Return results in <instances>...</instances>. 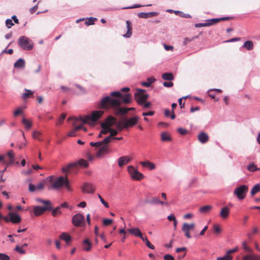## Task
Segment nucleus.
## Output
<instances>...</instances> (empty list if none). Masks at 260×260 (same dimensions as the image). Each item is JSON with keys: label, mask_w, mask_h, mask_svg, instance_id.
Returning a JSON list of instances; mask_svg holds the SVG:
<instances>
[{"label": "nucleus", "mask_w": 260, "mask_h": 260, "mask_svg": "<svg viewBox=\"0 0 260 260\" xmlns=\"http://www.w3.org/2000/svg\"><path fill=\"white\" fill-rule=\"evenodd\" d=\"M113 124L114 117H108L101 123L102 130L98 136V138H103V140L97 142L90 143L91 146L98 148L95 155L96 157L101 158L110 152V143L114 139V129L111 127Z\"/></svg>", "instance_id": "1"}, {"label": "nucleus", "mask_w": 260, "mask_h": 260, "mask_svg": "<svg viewBox=\"0 0 260 260\" xmlns=\"http://www.w3.org/2000/svg\"><path fill=\"white\" fill-rule=\"evenodd\" d=\"M130 90L128 87H123L120 91H115V115H124L127 113V108L120 107L122 104L127 105L131 103L132 99V95L127 92Z\"/></svg>", "instance_id": "2"}, {"label": "nucleus", "mask_w": 260, "mask_h": 260, "mask_svg": "<svg viewBox=\"0 0 260 260\" xmlns=\"http://www.w3.org/2000/svg\"><path fill=\"white\" fill-rule=\"evenodd\" d=\"M46 181L50 182V186L48 187V189H59L62 187H65L67 190L71 191L72 190L71 187L70 185L68 177L60 176L56 178L53 176H50L46 179Z\"/></svg>", "instance_id": "3"}, {"label": "nucleus", "mask_w": 260, "mask_h": 260, "mask_svg": "<svg viewBox=\"0 0 260 260\" xmlns=\"http://www.w3.org/2000/svg\"><path fill=\"white\" fill-rule=\"evenodd\" d=\"M139 120V117L137 116L129 118H125L123 121L116 123V119L115 118V127L119 131H122L124 128H128L136 125Z\"/></svg>", "instance_id": "4"}, {"label": "nucleus", "mask_w": 260, "mask_h": 260, "mask_svg": "<svg viewBox=\"0 0 260 260\" xmlns=\"http://www.w3.org/2000/svg\"><path fill=\"white\" fill-rule=\"evenodd\" d=\"M104 114V111L101 110L93 111L91 112V115H87L83 118L80 116L79 117L80 121L83 123L91 124V122L97 121Z\"/></svg>", "instance_id": "5"}, {"label": "nucleus", "mask_w": 260, "mask_h": 260, "mask_svg": "<svg viewBox=\"0 0 260 260\" xmlns=\"http://www.w3.org/2000/svg\"><path fill=\"white\" fill-rule=\"evenodd\" d=\"M110 96H106L100 102L98 107L102 109H106L114 106V91L111 92Z\"/></svg>", "instance_id": "6"}, {"label": "nucleus", "mask_w": 260, "mask_h": 260, "mask_svg": "<svg viewBox=\"0 0 260 260\" xmlns=\"http://www.w3.org/2000/svg\"><path fill=\"white\" fill-rule=\"evenodd\" d=\"M18 43L24 50H30L33 48L32 41L25 36L20 37L18 40Z\"/></svg>", "instance_id": "7"}, {"label": "nucleus", "mask_w": 260, "mask_h": 260, "mask_svg": "<svg viewBox=\"0 0 260 260\" xmlns=\"http://www.w3.org/2000/svg\"><path fill=\"white\" fill-rule=\"evenodd\" d=\"M248 191V187L246 185H242L235 188L234 194L240 200H242L246 197Z\"/></svg>", "instance_id": "8"}, {"label": "nucleus", "mask_w": 260, "mask_h": 260, "mask_svg": "<svg viewBox=\"0 0 260 260\" xmlns=\"http://www.w3.org/2000/svg\"><path fill=\"white\" fill-rule=\"evenodd\" d=\"M127 172L133 180L140 181L144 178V175L136 170L133 166H128Z\"/></svg>", "instance_id": "9"}, {"label": "nucleus", "mask_w": 260, "mask_h": 260, "mask_svg": "<svg viewBox=\"0 0 260 260\" xmlns=\"http://www.w3.org/2000/svg\"><path fill=\"white\" fill-rule=\"evenodd\" d=\"M72 223L76 226H82L85 224V218L83 215L78 213L72 217Z\"/></svg>", "instance_id": "10"}, {"label": "nucleus", "mask_w": 260, "mask_h": 260, "mask_svg": "<svg viewBox=\"0 0 260 260\" xmlns=\"http://www.w3.org/2000/svg\"><path fill=\"white\" fill-rule=\"evenodd\" d=\"M143 91V90H139L135 93V100L139 105H142L148 99V95L144 94Z\"/></svg>", "instance_id": "11"}, {"label": "nucleus", "mask_w": 260, "mask_h": 260, "mask_svg": "<svg viewBox=\"0 0 260 260\" xmlns=\"http://www.w3.org/2000/svg\"><path fill=\"white\" fill-rule=\"evenodd\" d=\"M71 119H74V121L73 123V125L74 127L72 131L69 132V133L68 134V136L74 137L76 136V132L82 128V124H81L78 125H76L78 121H80L79 118H75L73 117H70L69 118L68 120H70Z\"/></svg>", "instance_id": "12"}, {"label": "nucleus", "mask_w": 260, "mask_h": 260, "mask_svg": "<svg viewBox=\"0 0 260 260\" xmlns=\"http://www.w3.org/2000/svg\"><path fill=\"white\" fill-rule=\"evenodd\" d=\"M194 226L195 224L194 223H191L190 224L187 223H183L182 230L184 233L185 236L187 238L190 239L191 238L189 231L193 230Z\"/></svg>", "instance_id": "13"}, {"label": "nucleus", "mask_w": 260, "mask_h": 260, "mask_svg": "<svg viewBox=\"0 0 260 260\" xmlns=\"http://www.w3.org/2000/svg\"><path fill=\"white\" fill-rule=\"evenodd\" d=\"M15 154L12 150L8 152L6 156H4V159L2 161L7 165H12L14 163Z\"/></svg>", "instance_id": "14"}, {"label": "nucleus", "mask_w": 260, "mask_h": 260, "mask_svg": "<svg viewBox=\"0 0 260 260\" xmlns=\"http://www.w3.org/2000/svg\"><path fill=\"white\" fill-rule=\"evenodd\" d=\"M52 209V206H35L33 208L34 214L36 216H40L46 211Z\"/></svg>", "instance_id": "15"}, {"label": "nucleus", "mask_w": 260, "mask_h": 260, "mask_svg": "<svg viewBox=\"0 0 260 260\" xmlns=\"http://www.w3.org/2000/svg\"><path fill=\"white\" fill-rule=\"evenodd\" d=\"M81 189L83 193H93L95 191V187L93 184L86 182L84 183Z\"/></svg>", "instance_id": "16"}, {"label": "nucleus", "mask_w": 260, "mask_h": 260, "mask_svg": "<svg viewBox=\"0 0 260 260\" xmlns=\"http://www.w3.org/2000/svg\"><path fill=\"white\" fill-rule=\"evenodd\" d=\"M8 215L9 216V222L11 221L13 223H18L21 220L20 216L16 213L10 212Z\"/></svg>", "instance_id": "17"}, {"label": "nucleus", "mask_w": 260, "mask_h": 260, "mask_svg": "<svg viewBox=\"0 0 260 260\" xmlns=\"http://www.w3.org/2000/svg\"><path fill=\"white\" fill-rule=\"evenodd\" d=\"M131 158L128 156H123L118 159V165L119 167L122 168L131 161Z\"/></svg>", "instance_id": "18"}, {"label": "nucleus", "mask_w": 260, "mask_h": 260, "mask_svg": "<svg viewBox=\"0 0 260 260\" xmlns=\"http://www.w3.org/2000/svg\"><path fill=\"white\" fill-rule=\"evenodd\" d=\"M198 140L201 143H206L209 141V138L208 135L205 132H201L198 137Z\"/></svg>", "instance_id": "19"}, {"label": "nucleus", "mask_w": 260, "mask_h": 260, "mask_svg": "<svg viewBox=\"0 0 260 260\" xmlns=\"http://www.w3.org/2000/svg\"><path fill=\"white\" fill-rule=\"evenodd\" d=\"M230 214V209L226 207H223L221 208L219 215L222 219H226Z\"/></svg>", "instance_id": "20"}, {"label": "nucleus", "mask_w": 260, "mask_h": 260, "mask_svg": "<svg viewBox=\"0 0 260 260\" xmlns=\"http://www.w3.org/2000/svg\"><path fill=\"white\" fill-rule=\"evenodd\" d=\"M140 164L143 167L148 168L150 170H153L155 169V165L153 162H151L148 160L145 161H140Z\"/></svg>", "instance_id": "21"}, {"label": "nucleus", "mask_w": 260, "mask_h": 260, "mask_svg": "<svg viewBox=\"0 0 260 260\" xmlns=\"http://www.w3.org/2000/svg\"><path fill=\"white\" fill-rule=\"evenodd\" d=\"M127 231L129 233L135 235L136 237H139L141 239L143 237L140 230L138 228H132L128 229Z\"/></svg>", "instance_id": "22"}, {"label": "nucleus", "mask_w": 260, "mask_h": 260, "mask_svg": "<svg viewBox=\"0 0 260 260\" xmlns=\"http://www.w3.org/2000/svg\"><path fill=\"white\" fill-rule=\"evenodd\" d=\"M242 260H260V256L251 253L244 256Z\"/></svg>", "instance_id": "23"}, {"label": "nucleus", "mask_w": 260, "mask_h": 260, "mask_svg": "<svg viewBox=\"0 0 260 260\" xmlns=\"http://www.w3.org/2000/svg\"><path fill=\"white\" fill-rule=\"evenodd\" d=\"M126 27H127V32L123 35L124 37L126 38H130L132 35V25L131 22L127 20L126 22Z\"/></svg>", "instance_id": "24"}, {"label": "nucleus", "mask_w": 260, "mask_h": 260, "mask_svg": "<svg viewBox=\"0 0 260 260\" xmlns=\"http://www.w3.org/2000/svg\"><path fill=\"white\" fill-rule=\"evenodd\" d=\"M77 167V162H73V163L69 164L68 165H67V166L63 167L62 168V171L63 173H67L71 169H72L73 168Z\"/></svg>", "instance_id": "25"}, {"label": "nucleus", "mask_w": 260, "mask_h": 260, "mask_svg": "<svg viewBox=\"0 0 260 260\" xmlns=\"http://www.w3.org/2000/svg\"><path fill=\"white\" fill-rule=\"evenodd\" d=\"M61 240L66 241L67 244H69L71 241V237L67 233H62L59 236Z\"/></svg>", "instance_id": "26"}, {"label": "nucleus", "mask_w": 260, "mask_h": 260, "mask_svg": "<svg viewBox=\"0 0 260 260\" xmlns=\"http://www.w3.org/2000/svg\"><path fill=\"white\" fill-rule=\"evenodd\" d=\"M15 68H23L25 67V61L23 59L19 58L14 64Z\"/></svg>", "instance_id": "27"}, {"label": "nucleus", "mask_w": 260, "mask_h": 260, "mask_svg": "<svg viewBox=\"0 0 260 260\" xmlns=\"http://www.w3.org/2000/svg\"><path fill=\"white\" fill-rule=\"evenodd\" d=\"M161 140L163 142H170L172 141L170 135L166 132H162L161 134Z\"/></svg>", "instance_id": "28"}, {"label": "nucleus", "mask_w": 260, "mask_h": 260, "mask_svg": "<svg viewBox=\"0 0 260 260\" xmlns=\"http://www.w3.org/2000/svg\"><path fill=\"white\" fill-rule=\"evenodd\" d=\"M212 208V206L211 205H206L201 207L199 211L203 214H207L211 210Z\"/></svg>", "instance_id": "29"}, {"label": "nucleus", "mask_w": 260, "mask_h": 260, "mask_svg": "<svg viewBox=\"0 0 260 260\" xmlns=\"http://www.w3.org/2000/svg\"><path fill=\"white\" fill-rule=\"evenodd\" d=\"M259 231L258 228L257 226H254L252 228V230L247 233V236L248 238L249 239L251 240L253 236L257 234Z\"/></svg>", "instance_id": "30"}, {"label": "nucleus", "mask_w": 260, "mask_h": 260, "mask_svg": "<svg viewBox=\"0 0 260 260\" xmlns=\"http://www.w3.org/2000/svg\"><path fill=\"white\" fill-rule=\"evenodd\" d=\"M83 247L84 250L88 251L91 247V244L88 239H85L83 242Z\"/></svg>", "instance_id": "31"}, {"label": "nucleus", "mask_w": 260, "mask_h": 260, "mask_svg": "<svg viewBox=\"0 0 260 260\" xmlns=\"http://www.w3.org/2000/svg\"><path fill=\"white\" fill-rule=\"evenodd\" d=\"M162 78L164 80L171 81L174 79V76L171 73H165L162 75Z\"/></svg>", "instance_id": "32"}, {"label": "nucleus", "mask_w": 260, "mask_h": 260, "mask_svg": "<svg viewBox=\"0 0 260 260\" xmlns=\"http://www.w3.org/2000/svg\"><path fill=\"white\" fill-rule=\"evenodd\" d=\"M22 122L26 129H29L31 128L32 126V122L30 120L23 118L22 120Z\"/></svg>", "instance_id": "33"}, {"label": "nucleus", "mask_w": 260, "mask_h": 260, "mask_svg": "<svg viewBox=\"0 0 260 260\" xmlns=\"http://www.w3.org/2000/svg\"><path fill=\"white\" fill-rule=\"evenodd\" d=\"M243 46L248 50H251L253 48V43L251 41H247L244 43Z\"/></svg>", "instance_id": "34"}, {"label": "nucleus", "mask_w": 260, "mask_h": 260, "mask_svg": "<svg viewBox=\"0 0 260 260\" xmlns=\"http://www.w3.org/2000/svg\"><path fill=\"white\" fill-rule=\"evenodd\" d=\"M205 23L207 25V26H209L218 23L219 20L217 19V18H213L207 19L205 21Z\"/></svg>", "instance_id": "35"}, {"label": "nucleus", "mask_w": 260, "mask_h": 260, "mask_svg": "<svg viewBox=\"0 0 260 260\" xmlns=\"http://www.w3.org/2000/svg\"><path fill=\"white\" fill-rule=\"evenodd\" d=\"M25 92L22 95V98L24 100L27 99L28 98H30L31 96L33 95L34 92L31 91L30 90H28L25 89Z\"/></svg>", "instance_id": "36"}, {"label": "nucleus", "mask_w": 260, "mask_h": 260, "mask_svg": "<svg viewBox=\"0 0 260 260\" xmlns=\"http://www.w3.org/2000/svg\"><path fill=\"white\" fill-rule=\"evenodd\" d=\"M156 15V14L155 12H150V13H148L142 12V13H140L139 14V16L140 17L145 18H147V17L154 16Z\"/></svg>", "instance_id": "37"}, {"label": "nucleus", "mask_w": 260, "mask_h": 260, "mask_svg": "<svg viewBox=\"0 0 260 260\" xmlns=\"http://www.w3.org/2000/svg\"><path fill=\"white\" fill-rule=\"evenodd\" d=\"M260 191V185L258 184L255 185L252 188L250 194L252 196H253L255 194Z\"/></svg>", "instance_id": "38"}, {"label": "nucleus", "mask_w": 260, "mask_h": 260, "mask_svg": "<svg viewBox=\"0 0 260 260\" xmlns=\"http://www.w3.org/2000/svg\"><path fill=\"white\" fill-rule=\"evenodd\" d=\"M141 239L145 243L146 246H148L149 248L152 249H154V246L151 244L146 237H143Z\"/></svg>", "instance_id": "39"}, {"label": "nucleus", "mask_w": 260, "mask_h": 260, "mask_svg": "<svg viewBox=\"0 0 260 260\" xmlns=\"http://www.w3.org/2000/svg\"><path fill=\"white\" fill-rule=\"evenodd\" d=\"M155 79L153 78H148L147 80V82H143L142 83V85L146 87H149L151 84L154 82Z\"/></svg>", "instance_id": "40"}, {"label": "nucleus", "mask_w": 260, "mask_h": 260, "mask_svg": "<svg viewBox=\"0 0 260 260\" xmlns=\"http://www.w3.org/2000/svg\"><path fill=\"white\" fill-rule=\"evenodd\" d=\"M76 162L77 163V166L79 165L80 166L84 168H86L88 166V163L87 162V161L83 159H81L78 162Z\"/></svg>", "instance_id": "41"}, {"label": "nucleus", "mask_w": 260, "mask_h": 260, "mask_svg": "<svg viewBox=\"0 0 260 260\" xmlns=\"http://www.w3.org/2000/svg\"><path fill=\"white\" fill-rule=\"evenodd\" d=\"M36 201L38 202L43 203L45 206H51V202L49 200H44L38 198Z\"/></svg>", "instance_id": "42"}, {"label": "nucleus", "mask_w": 260, "mask_h": 260, "mask_svg": "<svg viewBox=\"0 0 260 260\" xmlns=\"http://www.w3.org/2000/svg\"><path fill=\"white\" fill-rule=\"evenodd\" d=\"M96 20L97 19L96 18L90 17L87 20L85 21V24L87 26L93 25L94 23V21Z\"/></svg>", "instance_id": "43"}, {"label": "nucleus", "mask_w": 260, "mask_h": 260, "mask_svg": "<svg viewBox=\"0 0 260 260\" xmlns=\"http://www.w3.org/2000/svg\"><path fill=\"white\" fill-rule=\"evenodd\" d=\"M60 207H58L54 209L52 211V215L54 217L57 216L59 215H60L61 214V211H60Z\"/></svg>", "instance_id": "44"}, {"label": "nucleus", "mask_w": 260, "mask_h": 260, "mask_svg": "<svg viewBox=\"0 0 260 260\" xmlns=\"http://www.w3.org/2000/svg\"><path fill=\"white\" fill-rule=\"evenodd\" d=\"M23 109L22 107L17 108L13 113L14 116L17 117L23 113Z\"/></svg>", "instance_id": "45"}, {"label": "nucleus", "mask_w": 260, "mask_h": 260, "mask_svg": "<svg viewBox=\"0 0 260 260\" xmlns=\"http://www.w3.org/2000/svg\"><path fill=\"white\" fill-rule=\"evenodd\" d=\"M242 248L244 250H245L247 252H249L250 253L252 252V249L251 248H250L249 246H247V245L245 242H243L242 243Z\"/></svg>", "instance_id": "46"}, {"label": "nucleus", "mask_w": 260, "mask_h": 260, "mask_svg": "<svg viewBox=\"0 0 260 260\" xmlns=\"http://www.w3.org/2000/svg\"><path fill=\"white\" fill-rule=\"evenodd\" d=\"M149 203L151 204H163L164 202L162 201H161L159 200L157 198H153L152 199L148 202Z\"/></svg>", "instance_id": "47"}, {"label": "nucleus", "mask_w": 260, "mask_h": 260, "mask_svg": "<svg viewBox=\"0 0 260 260\" xmlns=\"http://www.w3.org/2000/svg\"><path fill=\"white\" fill-rule=\"evenodd\" d=\"M15 250L20 254H25V251L23 249L22 246L17 245L15 248Z\"/></svg>", "instance_id": "48"}, {"label": "nucleus", "mask_w": 260, "mask_h": 260, "mask_svg": "<svg viewBox=\"0 0 260 260\" xmlns=\"http://www.w3.org/2000/svg\"><path fill=\"white\" fill-rule=\"evenodd\" d=\"M66 114L64 113H62L59 118L58 121L57 122L56 124H61L64 120V119L66 118Z\"/></svg>", "instance_id": "49"}, {"label": "nucleus", "mask_w": 260, "mask_h": 260, "mask_svg": "<svg viewBox=\"0 0 260 260\" xmlns=\"http://www.w3.org/2000/svg\"><path fill=\"white\" fill-rule=\"evenodd\" d=\"M247 169L249 171L254 172L256 170H259V169H257L256 167L253 164H250L248 165L247 167Z\"/></svg>", "instance_id": "50"}, {"label": "nucleus", "mask_w": 260, "mask_h": 260, "mask_svg": "<svg viewBox=\"0 0 260 260\" xmlns=\"http://www.w3.org/2000/svg\"><path fill=\"white\" fill-rule=\"evenodd\" d=\"M45 180L40 182L38 185L36 186V190H42L45 186Z\"/></svg>", "instance_id": "51"}, {"label": "nucleus", "mask_w": 260, "mask_h": 260, "mask_svg": "<svg viewBox=\"0 0 260 260\" xmlns=\"http://www.w3.org/2000/svg\"><path fill=\"white\" fill-rule=\"evenodd\" d=\"M213 231L215 233L219 234L221 232V229L220 225L215 224L213 225Z\"/></svg>", "instance_id": "52"}, {"label": "nucleus", "mask_w": 260, "mask_h": 260, "mask_svg": "<svg viewBox=\"0 0 260 260\" xmlns=\"http://www.w3.org/2000/svg\"><path fill=\"white\" fill-rule=\"evenodd\" d=\"M233 256H228L225 254L224 256L222 257H218L216 258V260H232Z\"/></svg>", "instance_id": "53"}, {"label": "nucleus", "mask_w": 260, "mask_h": 260, "mask_svg": "<svg viewBox=\"0 0 260 260\" xmlns=\"http://www.w3.org/2000/svg\"><path fill=\"white\" fill-rule=\"evenodd\" d=\"M198 37L197 36H196V37H192V38H185L184 39V41H183V44L184 45H186L188 42H190L193 40H194L195 39L197 38Z\"/></svg>", "instance_id": "54"}, {"label": "nucleus", "mask_w": 260, "mask_h": 260, "mask_svg": "<svg viewBox=\"0 0 260 260\" xmlns=\"http://www.w3.org/2000/svg\"><path fill=\"white\" fill-rule=\"evenodd\" d=\"M113 222V220L110 219H104L103 220V223L105 226L109 225Z\"/></svg>", "instance_id": "55"}, {"label": "nucleus", "mask_w": 260, "mask_h": 260, "mask_svg": "<svg viewBox=\"0 0 260 260\" xmlns=\"http://www.w3.org/2000/svg\"><path fill=\"white\" fill-rule=\"evenodd\" d=\"M177 131L180 134L182 135H185L187 134L188 132L187 130L182 127H180L178 128Z\"/></svg>", "instance_id": "56"}, {"label": "nucleus", "mask_w": 260, "mask_h": 260, "mask_svg": "<svg viewBox=\"0 0 260 260\" xmlns=\"http://www.w3.org/2000/svg\"><path fill=\"white\" fill-rule=\"evenodd\" d=\"M6 25L8 28H10L14 25V23L11 19H8L6 20Z\"/></svg>", "instance_id": "57"}, {"label": "nucleus", "mask_w": 260, "mask_h": 260, "mask_svg": "<svg viewBox=\"0 0 260 260\" xmlns=\"http://www.w3.org/2000/svg\"><path fill=\"white\" fill-rule=\"evenodd\" d=\"M98 197L100 199L101 203L104 205V206L106 208H108L109 207V205H108V203L107 202H106L104 199L103 198L101 197V196L100 194H98Z\"/></svg>", "instance_id": "58"}, {"label": "nucleus", "mask_w": 260, "mask_h": 260, "mask_svg": "<svg viewBox=\"0 0 260 260\" xmlns=\"http://www.w3.org/2000/svg\"><path fill=\"white\" fill-rule=\"evenodd\" d=\"M0 259L10 260V257L6 254L0 253Z\"/></svg>", "instance_id": "59"}, {"label": "nucleus", "mask_w": 260, "mask_h": 260, "mask_svg": "<svg viewBox=\"0 0 260 260\" xmlns=\"http://www.w3.org/2000/svg\"><path fill=\"white\" fill-rule=\"evenodd\" d=\"M41 135V133L40 132L38 131H35L32 134V137L35 139H38L39 140H40L39 139V136Z\"/></svg>", "instance_id": "60"}, {"label": "nucleus", "mask_w": 260, "mask_h": 260, "mask_svg": "<svg viewBox=\"0 0 260 260\" xmlns=\"http://www.w3.org/2000/svg\"><path fill=\"white\" fill-rule=\"evenodd\" d=\"M238 248L237 247H236L234 249L228 250L226 252V254L228 256H231L230 255L231 253H235V252H237L238 251Z\"/></svg>", "instance_id": "61"}, {"label": "nucleus", "mask_w": 260, "mask_h": 260, "mask_svg": "<svg viewBox=\"0 0 260 260\" xmlns=\"http://www.w3.org/2000/svg\"><path fill=\"white\" fill-rule=\"evenodd\" d=\"M75 86L79 89L81 93H85L86 92L85 89L81 86L78 84H76Z\"/></svg>", "instance_id": "62"}, {"label": "nucleus", "mask_w": 260, "mask_h": 260, "mask_svg": "<svg viewBox=\"0 0 260 260\" xmlns=\"http://www.w3.org/2000/svg\"><path fill=\"white\" fill-rule=\"evenodd\" d=\"M163 85L165 87H172L173 86V83L171 81H169V82H164L163 83Z\"/></svg>", "instance_id": "63"}, {"label": "nucleus", "mask_w": 260, "mask_h": 260, "mask_svg": "<svg viewBox=\"0 0 260 260\" xmlns=\"http://www.w3.org/2000/svg\"><path fill=\"white\" fill-rule=\"evenodd\" d=\"M165 260H174V257L170 254H166L164 256Z\"/></svg>", "instance_id": "64"}]
</instances>
